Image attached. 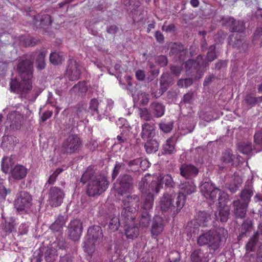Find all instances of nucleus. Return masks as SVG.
I'll list each match as a JSON object with an SVG mask.
<instances>
[{"instance_id":"1","label":"nucleus","mask_w":262,"mask_h":262,"mask_svg":"<svg viewBox=\"0 0 262 262\" xmlns=\"http://www.w3.org/2000/svg\"><path fill=\"white\" fill-rule=\"evenodd\" d=\"M81 182L86 186V193L90 196L99 195L108 187L110 182L107 177L95 166H89L81 178Z\"/></svg>"},{"instance_id":"2","label":"nucleus","mask_w":262,"mask_h":262,"mask_svg":"<svg viewBox=\"0 0 262 262\" xmlns=\"http://www.w3.org/2000/svg\"><path fill=\"white\" fill-rule=\"evenodd\" d=\"M227 237V230L216 227L201 233L197 237V244L200 247L207 246L210 251L215 252L222 248Z\"/></svg>"},{"instance_id":"3","label":"nucleus","mask_w":262,"mask_h":262,"mask_svg":"<svg viewBox=\"0 0 262 262\" xmlns=\"http://www.w3.org/2000/svg\"><path fill=\"white\" fill-rule=\"evenodd\" d=\"M82 146V141L79 136L76 134H71L63 140L61 152L67 155L78 153Z\"/></svg>"},{"instance_id":"4","label":"nucleus","mask_w":262,"mask_h":262,"mask_svg":"<svg viewBox=\"0 0 262 262\" xmlns=\"http://www.w3.org/2000/svg\"><path fill=\"white\" fill-rule=\"evenodd\" d=\"M180 191L178 193L176 203L177 212L184 207L186 201V195H190L196 191V186L193 180L181 182L179 185Z\"/></svg>"},{"instance_id":"5","label":"nucleus","mask_w":262,"mask_h":262,"mask_svg":"<svg viewBox=\"0 0 262 262\" xmlns=\"http://www.w3.org/2000/svg\"><path fill=\"white\" fill-rule=\"evenodd\" d=\"M114 185L116 192L122 195L132 191L134 186V179L129 174H121Z\"/></svg>"},{"instance_id":"6","label":"nucleus","mask_w":262,"mask_h":262,"mask_svg":"<svg viewBox=\"0 0 262 262\" xmlns=\"http://www.w3.org/2000/svg\"><path fill=\"white\" fill-rule=\"evenodd\" d=\"M32 205V197L26 191L17 193L14 205L17 211L20 213L27 212Z\"/></svg>"},{"instance_id":"7","label":"nucleus","mask_w":262,"mask_h":262,"mask_svg":"<svg viewBox=\"0 0 262 262\" xmlns=\"http://www.w3.org/2000/svg\"><path fill=\"white\" fill-rule=\"evenodd\" d=\"M200 191L202 194L207 199H209L213 202L219 201L221 203V194L223 191L215 187L211 182H205L200 186Z\"/></svg>"},{"instance_id":"8","label":"nucleus","mask_w":262,"mask_h":262,"mask_svg":"<svg viewBox=\"0 0 262 262\" xmlns=\"http://www.w3.org/2000/svg\"><path fill=\"white\" fill-rule=\"evenodd\" d=\"M17 70L22 80H31L33 72L32 60L26 57L20 58L17 66Z\"/></svg>"},{"instance_id":"9","label":"nucleus","mask_w":262,"mask_h":262,"mask_svg":"<svg viewBox=\"0 0 262 262\" xmlns=\"http://www.w3.org/2000/svg\"><path fill=\"white\" fill-rule=\"evenodd\" d=\"M10 89L11 92L20 94L23 97L28 94L32 89L31 80H22L19 81L17 79H11L10 82Z\"/></svg>"},{"instance_id":"10","label":"nucleus","mask_w":262,"mask_h":262,"mask_svg":"<svg viewBox=\"0 0 262 262\" xmlns=\"http://www.w3.org/2000/svg\"><path fill=\"white\" fill-rule=\"evenodd\" d=\"M173 84V81L169 74L163 73L160 78V88L155 90L152 86L150 88V95L153 98L157 99L162 96L167 90L170 85Z\"/></svg>"},{"instance_id":"11","label":"nucleus","mask_w":262,"mask_h":262,"mask_svg":"<svg viewBox=\"0 0 262 262\" xmlns=\"http://www.w3.org/2000/svg\"><path fill=\"white\" fill-rule=\"evenodd\" d=\"M176 196V193L173 190H169V192H165L160 201V208L163 212L172 211L173 210L174 213H178L177 204L174 206L173 203V200Z\"/></svg>"},{"instance_id":"12","label":"nucleus","mask_w":262,"mask_h":262,"mask_svg":"<svg viewBox=\"0 0 262 262\" xmlns=\"http://www.w3.org/2000/svg\"><path fill=\"white\" fill-rule=\"evenodd\" d=\"M160 183H158L156 181H152L150 184V187L151 188L152 192H155L157 194L159 193L162 187L161 184L164 185L167 188H169L170 190H172L171 189L174 188L176 186V182L170 174L161 175L160 176Z\"/></svg>"},{"instance_id":"13","label":"nucleus","mask_w":262,"mask_h":262,"mask_svg":"<svg viewBox=\"0 0 262 262\" xmlns=\"http://www.w3.org/2000/svg\"><path fill=\"white\" fill-rule=\"evenodd\" d=\"M82 225L78 219H74L70 222L68 226V234L70 238L74 241L79 239L82 232Z\"/></svg>"},{"instance_id":"14","label":"nucleus","mask_w":262,"mask_h":262,"mask_svg":"<svg viewBox=\"0 0 262 262\" xmlns=\"http://www.w3.org/2000/svg\"><path fill=\"white\" fill-rule=\"evenodd\" d=\"M248 206L238 198L233 200L231 204V208L234 217L235 219H244L247 214Z\"/></svg>"},{"instance_id":"15","label":"nucleus","mask_w":262,"mask_h":262,"mask_svg":"<svg viewBox=\"0 0 262 262\" xmlns=\"http://www.w3.org/2000/svg\"><path fill=\"white\" fill-rule=\"evenodd\" d=\"M180 174L186 180H193L199 173L198 167L192 164L184 163L179 167Z\"/></svg>"},{"instance_id":"16","label":"nucleus","mask_w":262,"mask_h":262,"mask_svg":"<svg viewBox=\"0 0 262 262\" xmlns=\"http://www.w3.org/2000/svg\"><path fill=\"white\" fill-rule=\"evenodd\" d=\"M49 196L51 205L53 207H57L62 203L64 194L59 188L52 187L50 189Z\"/></svg>"},{"instance_id":"17","label":"nucleus","mask_w":262,"mask_h":262,"mask_svg":"<svg viewBox=\"0 0 262 262\" xmlns=\"http://www.w3.org/2000/svg\"><path fill=\"white\" fill-rule=\"evenodd\" d=\"M66 75L69 80L71 81L79 79L81 75V70L79 64L76 60H69Z\"/></svg>"},{"instance_id":"18","label":"nucleus","mask_w":262,"mask_h":262,"mask_svg":"<svg viewBox=\"0 0 262 262\" xmlns=\"http://www.w3.org/2000/svg\"><path fill=\"white\" fill-rule=\"evenodd\" d=\"M23 119V115L18 111L11 112L7 115V123L14 130L20 128Z\"/></svg>"},{"instance_id":"19","label":"nucleus","mask_w":262,"mask_h":262,"mask_svg":"<svg viewBox=\"0 0 262 262\" xmlns=\"http://www.w3.org/2000/svg\"><path fill=\"white\" fill-rule=\"evenodd\" d=\"M253 194L254 189L252 183L250 181H247L240 192L239 200L244 204L249 206L251 197L253 195Z\"/></svg>"},{"instance_id":"20","label":"nucleus","mask_w":262,"mask_h":262,"mask_svg":"<svg viewBox=\"0 0 262 262\" xmlns=\"http://www.w3.org/2000/svg\"><path fill=\"white\" fill-rule=\"evenodd\" d=\"M208 66V63L203 59L202 55H198L195 60L189 59L185 62V67L186 71L191 70L198 71L200 68H206Z\"/></svg>"},{"instance_id":"21","label":"nucleus","mask_w":262,"mask_h":262,"mask_svg":"<svg viewBox=\"0 0 262 262\" xmlns=\"http://www.w3.org/2000/svg\"><path fill=\"white\" fill-rule=\"evenodd\" d=\"M103 237V234L101 228L99 226H93L88 229L86 238L99 243L102 241Z\"/></svg>"},{"instance_id":"22","label":"nucleus","mask_w":262,"mask_h":262,"mask_svg":"<svg viewBox=\"0 0 262 262\" xmlns=\"http://www.w3.org/2000/svg\"><path fill=\"white\" fill-rule=\"evenodd\" d=\"M154 197L150 191L143 192L141 195V209L149 211L154 205Z\"/></svg>"},{"instance_id":"23","label":"nucleus","mask_w":262,"mask_h":262,"mask_svg":"<svg viewBox=\"0 0 262 262\" xmlns=\"http://www.w3.org/2000/svg\"><path fill=\"white\" fill-rule=\"evenodd\" d=\"M140 136L143 140L152 138L155 135V126L152 123L145 122L142 125Z\"/></svg>"},{"instance_id":"24","label":"nucleus","mask_w":262,"mask_h":262,"mask_svg":"<svg viewBox=\"0 0 262 262\" xmlns=\"http://www.w3.org/2000/svg\"><path fill=\"white\" fill-rule=\"evenodd\" d=\"M211 215L205 211H199L195 216V222L200 226L206 227L211 224Z\"/></svg>"},{"instance_id":"25","label":"nucleus","mask_w":262,"mask_h":262,"mask_svg":"<svg viewBox=\"0 0 262 262\" xmlns=\"http://www.w3.org/2000/svg\"><path fill=\"white\" fill-rule=\"evenodd\" d=\"M136 209L135 207H123L121 212V221L123 224L135 222Z\"/></svg>"},{"instance_id":"26","label":"nucleus","mask_w":262,"mask_h":262,"mask_svg":"<svg viewBox=\"0 0 262 262\" xmlns=\"http://www.w3.org/2000/svg\"><path fill=\"white\" fill-rule=\"evenodd\" d=\"M262 236V222L259 223L257 226V229L253 235L250 238L246 245L247 250L252 251L255 248L259 240V236Z\"/></svg>"},{"instance_id":"27","label":"nucleus","mask_w":262,"mask_h":262,"mask_svg":"<svg viewBox=\"0 0 262 262\" xmlns=\"http://www.w3.org/2000/svg\"><path fill=\"white\" fill-rule=\"evenodd\" d=\"M229 43L232 45L234 48H237L239 50V52H245L248 47V43L244 40L239 38L238 35L235 37L233 35L229 36Z\"/></svg>"},{"instance_id":"28","label":"nucleus","mask_w":262,"mask_h":262,"mask_svg":"<svg viewBox=\"0 0 262 262\" xmlns=\"http://www.w3.org/2000/svg\"><path fill=\"white\" fill-rule=\"evenodd\" d=\"M253 229V221L250 219H247L243 221L240 229V233L237 236L238 241L241 240L244 237L247 236V234L252 231Z\"/></svg>"},{"instance_id":"29","label":"nucleus","mask_w":262,"mask_h":262,"mask_svg":"<svg viewBox=\"0 0 262 262\" xmlns=\"http://www.w3.org/2000/svg\"><path fill=\"white\" fill-rule=\"evenodd\" d=\"M163 229L164 221L162 217L159 215L155 216L151 226V233L158 235L163 231Z\"/></svg>"},{"instance_id":"30","label":"nucleus","mask_w":262,"mask_h":262,"mask_svg":"<svg viewBox=\"0 0 262 262\" xmlns=\"http://www.w3.org/2000/svg\"><path fill=\"white\" fill-rule=\"evenodd\" d=\"M12 177L16 180L24 179L28 173V169L21 165H16L11 170Z\"/></svg>"},{"instance_id":"31","label":"nucleus","mask_w":262,"mask_h":262,"mask_svg":"<svg viewBox=\"0 0 262 262\" xmlns=\"http://www.w3.org/2000/svg\"><path fill=\"white\" fill-rule=\"evenodd\" d=\"M67 220V216L59 215L56 217L55 222L50 226V229L54 232H61Z\"/></svg>"},{"instance_id":"32","label":"nucleus","mask_w":262,"mask_h":262,"mask_svg":"<svg viewBox=\"0 0 262 262\" xmlns=\"http://www.w3.org/2000/svg\"><path fill=\"white\" fill-rule=\"evenodd\" d=\"M191 262H207V253L201 249H195L190 255Z\"/></svg>"},{"instance_id":"33","label":"nucleus","mask_w":262,"mask_h":262,"mask_svg":"<svg viewBox=\"0 0 262 262\" xmlns=\"http://www.w3.org/2000/svg\"><path fill=\"white\" fill-rule=\"evenodd\" d=\"M149 108L151 113L156 118L163 116L165 113V106L161 103L153 102L150 104Z\"/></svg>"},{"instance_id":"34","label":"nucleus","mask_w":262,"mask_h":262,"mask_svg":"<svg viewBox=\"0 0 262 262\" xmlns=\"http://www.w3.org/2000/svg\"><path fill=\"white\" fill-rule=\"evenodd\" d=\"M125 227V233L128 238L134 239L139 235V230L135 226V222L130 223L124 224Z\"/></svg>"},{"instance_id":"35","label":"nucleus","mask_w":262,"mask_h":262,"mask_svg":"<svg viewBox=\"0 0 262 262\" xmlns=\"http://www.w3.org/2000/svg\"><path fill=\"white\" fill-rule=\"evenodd\" d=\"M18 142L17 138L13 136H4L2 140V146L6 149L12 150Z\"/></svg>"},{"instance_id":"36","label":"nucleus","mask_w":262,"mask_h":262,"mask_svg":"<svg viewBox=\"0 0 262 262\" xmlns=\"http://www.w3.org/2000/svg\"><path fill=\"white\" fill-rule=\"evenodd\" d=\"M47 52L44 51L42 52H35L33 53L32 56L36 57V67L38 70H42L46 67L45 57Z\"/></svg>"},{"instance_id":"37","label":"nucleus","mask_w":262,"mask_h":262,"mask_svg":"<svg viewBox=\"0 0 262 262\" xmlns=\"http://www.w3.org/2000/svg\"><path fill=\"white\" fill-rule=\"evenodd\" d=\"M147 141L144 144L145 151L148 154L156 152L159 149V144L156 139L152 138L146 139Z\"/></svg>"},{"instance_id":"38","label":"nucleus","mask_w":262,"mask_h":262,"mask_svg":"<svg viewBox=\"0 0 262 262\" xmlns=\"http://www.w3.org/2000/svg\"><path fill=\"white\" fill-rule=\"evenodd\" d=\"M134 101L137 104L146 106L149 100V94L144 92H140L137 95L133 96Z\"/></svg>"},{"instance_id":"39","label":"nucleus","mask_w":262,"mask_h":262,"mask_svg":"<svg viewBox=\"0 0 262 262\" xmlns=\"http://www.w3.org/2000/svg\"><path fill=\"white\" fill-rule=\"evenodd\" d=\"M88 91L85 82H79L75 84L71 90L70 92L78 96H84Z\"/></svg>"},{"instance_id":"40","label":"nucleus","mask_w":262,"mask_h":262,"mask_svg":"<svg viewBox=\"0 0 262 262\" xmlns=\"http://www.w3.org/2000/svg\"><path fill=\"white\" fill-rule=\"evenodd\" d=\"M139 201V197L136 194L128 195L122 200V207H135L134 205Z\"/></svg>"},{"instance_id":"41","label":"nucleus","mask_w":262,"mask_h":262,"mask_svg":"<svg viewBox=\"0 0 262 262\" xmlns=\"http://www.w3.org/2000/svg\"><path fill=\"white\" fill-rule=\"evenodd\" d=\"M163 150L164 154L171 155L176 151L175 141L172 137L168 139L165 144L163 146Z\"/></svg>"},{"instance_id":"42","label":"nucleus","mask_w":262,"mask_h":262,"mask_svg":"<svg viewBox=\"0 0 262 262\" xmlns=\"http://www.w3.org/2000/svg\"><path fill=\"white\" fill-rule=\"evenodd\" d=\"M58 253L56 248L52 246L48 247L45 253V258L47 262H54L57 258Z\"/></svg>"},{"instance_id":"43","label":"nucleus","mask_w":262,"mask_h":262,"mask_svg":"<svg viewBox=\"0 0 262 262\" xmlns=\"http://www.w3.org/2000/svg\"><path fill=\"white\" fill-rule=\"evenodd\" d=\"M230 210L228 208L220 209L218 212H215L214 215L216 220L221 222H226L228 220Z\"/></svg>"},{"instance_id":"44","label":"nucleus","mask_w":262,"mask_h":262,"mask_svg":"<svg viewBox=\"0 0 262 262\" xmlns=\"http://www.w3.org/2000/svg\"><path fill=\"white\" fill-rule=\"evenodd\" d=\"M14 165L13 159L11 157H6L3 159L2 162V169L6 173L11 172Z\"/></svg>"},{"instance_id":"45","label":"nucleus","mask_w":262,"mask_h":262,"mask_svg":"<svg viewBox=\"0 0 262 262\" xmlns=\"http://www.w3.org/2000/svg\"><path fill=\"white\" fill-rule=\"evenodd\" d=\"M260 98L256 97L253 94H247L244 99V102L249 108H251L259 103L258 99Z\"/></svg>"},{"instance_id":"46","label":"nucleus","mask_w":262,"mask_h":262,"mask_svg":"<svg viewBox=\"0 0 262 262\" xmlns=\"http://www.w3.org/2000/svg\"><path fill=\"white\" fill-rule=\"evenodd\" d=\"M150 220L151 216L149 214V211L143 210L139 216V225L143 227H147Z\"/></svg>"},{"instance_id":"47","label":"nucleus","mask_w":262,"mask_h":262,"mask_svg":"<svg viewBox=\"0 0 262 262\" xmlns=\"http://www.w3.org/2000/svg\"><path fill=\"white\" fill-rule=\"evenodd\" d=\"M49 58L50 62L54 65L59 64L64 60L63 54L56 52H52Z\"/></svg>"},{"instance_id":"48","label":"nucleus","mask_w":262,"mask_h":262,"mask_svg":"<svg viewBox=\"0 0 262 262\" xmlns=\"http://www.w3.org/2000/svg\"><path fill=\"white\" fill-rule=\"evenodd\" d=\"M242 183V180L238 177H235L228 184V188L231 193L235 192Z\"/></svg>"},{"instance_id":"49","label":"nucleus","mask_w":262,"mask_h":262,"mask_svg":"<svg viewBox=\"0 0 262 262\" xmlns=\"http://www.w3.org/2000/svg\"><path fill=\"white\" fill-rule=\"evenodd\" d=\"M238 149L243 154L248 155L252 150V143L248 141L241 142L238 145Z\"/></svg>"},{"instance_id":"50","label":"nucleus","mask_w":262,"mask_h":262,"mask_svg":"<svg viewBox=\"0 0 262 262\" xmlns=\"http://www.w3.org/2000/svg\"><path fill=\"white\" fill-rule=\"evenodd\" d=\"M97 243L86 238L84 242L83 248L88 254H92L95 250V245Z\"/></svg>"},{"instance_id":"51","label":"nucleus","mask_w":262,"mask_h":262,"mask_svg":"<svg viewBox=\"0 0 262 262\" xmlns=\"http://www.w3.org/2000/svg\"><path fill=\"white\" fill-rule=\"evenodd\" d=\"M120 224L119 217L118 216H113L109 222L108 228L112 232L116 231L118 229Z\"/></svg>"},{"instance_id":"52","label":"nucleus","mask_w":262,"mask_h":262,"mask_svg":"<svg viewBox=\"0 0 262 262\" xmlns=\"http://www.w3.org/2000/svg\"><path fill=\"white\" fill-rule=\"evenodd\" d=\"M37 18L41 21L39 24H41V28L45 26H48L51 25L52 20L51 17L49 14L40 15L37 14Z\"/></svg>"},{"instance_id":"53","label":"nucleus","mask_w":262,"mask_h":262,"mask_svg":"<svg viewBox=\"0 0 262 262\" xmlns=\"http://www.w3.org/2000/svg\"><path fill=\"white\" fill-rule=\"evenodd\" d=\"M51 246L56 248V249H57V248L59 249H66L67 247V244L65 242V239L61 235L56 238V240Z\"/></svg>"},{"instance_id":"54","label":"nucleus","mask_w":262,"mask_h":262,"mask_svg":"<svg viewBox=\"0 0 262 262\" xmlns=\"http://www.w3.org/2000/svg\"><path fill=\"white\" fill-rule=\"evenodd\" d=\"M159 126L161 131L165 133H168L172 130L173 127V122L172 121H162L159 123Z\"/></svg>"},{"instance_id":"55","label":"nucleus","mask_w":262,"mask_h":262,"mask_svg":"<svg viewBox=\"0 0 262 262\" xmlns=\"http://www.w3.org/2000/svg\"><path fill=\"white\" fill-rule=\"evenodd\" d=\"M129 168L128 171L132 172H136L140 170L139 167V158L135 159L130 161H124Z\"/></svg>"},{"instance_id":"56","label":"nucleus","mask_w":262,"mask_h":262,"mask_svg":"<svg viewBox=\"0 0 262 262\" xmlns=\"http://www.w3.org/2000/svg\"><path fill=\"white\" fill-rule=\"evenodd\" d=\"M234 156L230 149L226 150L222 154L221 161L223 163L227 164L233 162Z\"/></svg>"},{"instance_id":"57","label":"nucleus","mask_w":262,"mask_h":262,"mask_svg":"<svg viewBox=\"0 0 262 262\" xmlns=\"http://www.w3.org/2000/svg\"><path fill=\"white\" fill-rule=\"evenodd\" d=\"M139 115L140 117L146 121H149L152 119L151 115L146 107L139 108Z\"/></svg>"},{"instance_id":"58","label":"nucleus","mask_w":262,"mask_h":262,"mask_svg":"<svg viewBox=\"0 0 262 262\" xmlns=\"http://www.w3.org/2000/svg\"><path fill=\"white\" fill-rule=\"evenodd\" d=\"M215 49V45H211L209 47L206 56V60H205L207 63L208 62H211L217 58V56L216 55Z\"/></svg>"},{"instance_id":"59","label":"nucleus","mask_w":262,"mask_h":262,"mask_svg":"<svg viewBox=\"0 0 262 262\" xmlns=\"http://www.w3.org/2000/svg\"><path fill=\"white\" fill-rule=\"evenodd\" d=\"M125 164L122 162H116L111 174L112 180L114 181L119 175L121 169L124 168Z\"/></svg>"},{"instance_id":"60","label":"nucleus","mask_w":262,"mask_h":262,"mask_svg":"<svg viewBox=\"0 0 262 262\" xmlns=\"http://www.w3.org/2000/svg\"><path fill=\"white\" fill-rule=\"evenodd\" d=\"M99 104V102L97 99L93 98L91 100L89 104V109L93 115L100 114V111L98 110Z\"/></svg>"},{"instance_id":"61","label":"nucleus","mask_w":262,"mask_h":262,"mask_svg":"<svg viewBox=\"0 0 262 262\" xmlns=\"http://www.w3.org/2000/svg\"><path fill=\"white\" fill-rule=\"evenodd\" d=\"M76 114L79 119H83L86 117L87 114L86 106L84 105H77L76 107Z\"/></svg>"},{"instance_id":"62","label":"nucleus","mask_w":262,"mask_h":262,"mask_svg":"<svg viewBox=\"0 0 262 262\" xmlns=\"http://www.w3.org/2000/svg\"><path fill=\"white\" fill-rule=\"evenodd\" d=\"M245 29V24L243 21L240 20H236L231 29V32H242Z\"/></svg>"},{"instance_id":"63","label":"nucleus","mask_w":262,"mask_h":262,"mask_svg":"<svg viewBox=\"0 0 262 262\" xmlns=\"http://www.w3.org/2000/svg\"><path fill=\"white\" fill-rule=\"evenodd\" d=\"M170 52L172 54H175L176 56L180 57L181 56L184 55L186 54V51L182 46L175 45L171 48Z\"/></svg>"},{"instance_id":"64","label":"nucleus","mask_w":262,"mask_h":262,"mask_svg":"<svg viewBox=\"0 0 262 262\" xmlns=\"http://www.w3.org/2000/svg\"><path fill=\"white\" fill-rule=\"evenodd\" d=\"M235 22V19L231 16L224 17L221 19V23L223 26L227 27H229L230 30Z\"/></svg>"}]
</instances>
